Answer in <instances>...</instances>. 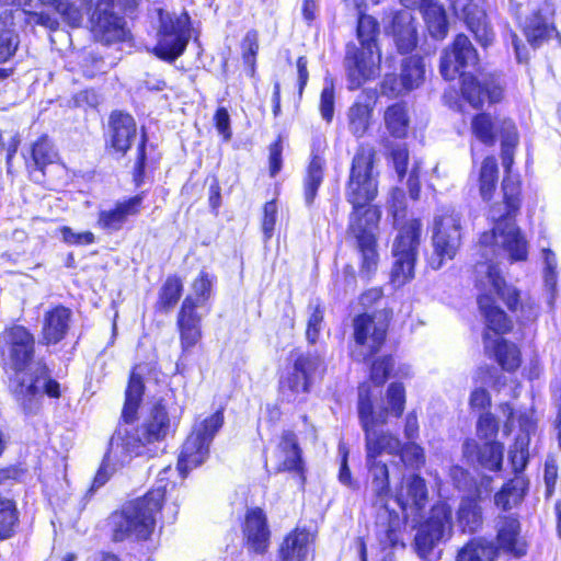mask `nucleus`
Returning a JSON list of instances; mask_svg holds the SVG:
<instances>
[{
    "mask_svg": "<svg viewBox=\"0 0 561 561\" xmlns=\"http://www.w3.org/2000/svg\"><path fill=\"white\" fill-rule=\"evenodd\" d=\"M528 438L518 436L510 450V459L516 472L525 469L528 459Z\"/></svg>",
    "mask_w": 561,
    "mask_h": 561,
    "instance_id": "4d7b16f0",
    "label": "nucleus"
},
{
    "mask_svg": "<svg viewBox=\"0 0 561 561\" xmlns=\"http://www.w3.org/2000/svg\"><path fill=\"white\" fill-rule=\"evenodd\" d=\"M383 121L391 136L403 138L407 135L409 118L403 103H396L388 106L385 111Z\"/></svg>",
    "mask_w": 561,
    "mask_h": 561,
    "instance_id": "ea45409f",
    "label": "nucleus"
},
{
    "mask_svg": "<svg viewBox=\"0 0 561 561\" xmlns=\"http://www.w3.org/2000/svg\"><path fill=\"white\" fill-rule=\"evenodd\" d=\"M142 202L144 194H138L128 199L118 201L113 208L100 210L98 227L107 232L121 230L128 218L140 213Z\"/></svg>",
    "mask_w": 561,
    "mask_h": 561,
    "instance_id": "f3484780",
    "label": "nucleus"
},
{
    "mask_svg": "<svg viewBox=\"0 0 561 561\" xmlns=\"http://www.w3.org/2000/svg\"><path fill=\"white\" fill-rule=\"evenodd\" d=\"M242 57L247 65L250 66L251 76L255 72V56L259 50V34L255 30L247 32L242 41Z\"/></svg>",
    "mask_w": 561,
    "mask_h": 561,
    "instance_id": "5fc2aeb1",
    "label": "nucleus"
},
{
    "mask_svg": "<svg viewBox=\"0 0 561 561\" xmlns=\"http://www.w3.org/2000/svg\"><path fill=\"white\" fill-rule=\"evenodd\" d=\"M388 409L394 416H400L404 411L405 390L401 383L392 382L387 390Z\"/></svg>",
    "mask_w": 561,
    "mask_h": 561,
    "instance_id": "6e6d98bb",
    "label": "nucleus"
},
{
    "mask_svg": "<svg viewBox=\"0 0 561 561\" xmlns=\"http://www.w3.org/2000/svg\"><path fill=\"white\" fill-rule=\"evenodd\" d=\"M171 420L160 402L156 403L145 423L139 428H130L119 424L112 436V450L126 451L127 455L141 456L147 453V446L162 440L171 431Z\"/></svg>",
    "mask_w": 561,
    "mask_h": 561,
    "instance_id": "0eeeda50",
    "label": "nucleus"
},
{
    "mask_svg": "<svg viewBox=\"0 0 561 561\" xmlns=\"http://www.w3.org/2000/svg\"><path fill=\"white\" fill-rule=\"evenodd\" d=\"M497 180V163L494 157H486L480 170V194L483 199L491 198Z\"/></svg>",
    "mask_w": 561,
    "mask_h": 561,
    "instance_id": "de8ad7c7",
    "label": "nucleus"
},
{
    "mask_svg": "<svg viewBox=\"0 0 561 561\" xmlns=\"http://www.w3.org/2000/svg\"><path fill=\"white\" fill-rule=\"evenodd\" d=\"M375 151L359 146L352 161L346 199L353 205L347 233L355 240L362 256V273L370 275L377 270V233L380 210L370 205L377 196V179L374 173Z\"/></svg>",
    "mask_w": 561,
    "mask_h": 561,
    "instance_id": "f03ea898",
    "label": "nucleus"
},
{
    "mask_svg": "<svg viewBox=\"0 0 561 561\" xmlns=\"http://www.w3.org/2000/svg\"><path fill=\"white\" fill-rule=\"evenodd\" d=\"M322 359L314 353L299 354L293 369L280 379L282 396L288 402L295 401L299 394L309 392L313 375L320 369Z\"/></svg>",
    "mask_w": 561,
    "mask_h": 561,
    "instance_id": "4468645a",
    "label": "nucleus"
},
{
    "mask_svg": "<svg viewBox=\"0 0 561 561\" xmlns=\"http://www.w3.org/2000/svg\"><path fill=\"white\" fill-rule=\"evenodd\" d=\"M309 308L311 309V313L308 319L306 334L310 343H316L323 322V310L319 305L314 307L310 306Z\"/></svg>",
    "mask_w": 561,
    "mask_h": 561,
    "instance_id": "0e129e2a",
    "label": "nucleus"
},
{
    "mask_svg": "<svg viewBox=\"0 0 561 561\" xmlns=\"http://www.w3.org/2000/svg\"><path fill=\"white\" fill-rule=\"evenodd\" d=\"M515 214H506L505 202L491 207L490 217L494 227L491 232H484L480 238L483 262L496 264L494 260L502 254H507L512 261L526 259V241L514 224Z\"/></svg>",
    "mask_w": 561,
    "mask_h": 561,
    "instance_id": "39448f33",
    "label": "nucleus"
},
{
    "mask_svg": "<svg viewBox=\"0 0 561 561\" xmlns=\"http://www.w3.org/2000/svg\"><path fill=\"white\" fill-rule=\"evenodd\" d=\"M183 290L182 280L178 276H169L159 291L158 309L169 312L179 301Z\"/></svg>",
    "mask_w": 561,
    "mask_h": 561,
    "instance_id": "c03bdc74",
    "label": "nucleus"
},
{
    "mask_svg": "<svg viewBox=\"0 0 561 561\" xmlns=\"http://www.w3.org/2000/svg\"><path fill=\"white\" fill-rule=\"evenodd\" d=\"M396 501L403 511H421L427 501L425 480L417 474L405 478L396 494Z\"/></svg>",
    "mask_w": 561,
    "mask_h": 561,
    "instance_id": "5701e85b",
    "label": "nucleus"
},
{
    "mask_svg": "<svg viewBox=\"0 0 561 561\" xmlns=\"http://www.w3.org/2000/svg\"><path fill=\"white\" fill-rule=\"evenodd\" d=\"M393 36L401 54L409 53L416 46V32L409 12H400L394 16Z\"/></svg>",
    "mask_w": 561,
    "mask_h": 561,
    "instance_id": "7c9ffc66",
    "label": "nucleus"
},
{
    "mask_svg": "<svg viewBox=\"0 0 561 561\" xmlns=\"http://www.w3.org/2000/svg\"><path fill=\"white\" fill-rule=\"evenodd\" d=\"M404 3L408 0H402ZM423 13L428 33L436 39H443L448 33V21L445 9L435 0H413Z\"/></svg>",
    "mask_w": 561,
    "mask_h": 561,
    "instance_id": "a878e982",
    "label": "nucleus"
},
{
    "mask_svg": "<svg viewBox=\"0 0 561 561\" xmlns=\"http://www.w3.org/2000/svg\"><path fill=\"white\" fill-rule=\"evenodd\" d=\"M72 312L64 306H56L43 316L41 344L50 345L62 341L70 328Z\"/></svg>",
    "mask_w": 561,
    "mask_h": 561,
    "instance_id": "412c9836",
    "label": "nucleus"
},
{
    "mask_svg": "<svg viewBox=\"0 0 561 561\" xmlns=\"http://www.w3.org/2000/svg\"><path fill=\"white\" fill-rule=\"evenodd\" d=\"M19 35L14 30L11 13L4 12L0 15V62L12 57L19 46Z\"/></svg>",
    "mask_w": 561,
    "mask_h": 561,
    "instance_id": "f704fd0d",
    "label": "nucleus"
},
{
    "mask_svg": "<svg viewBox=\"0 0 561 561\" xmlns=\"http://www.w3.org/2000/svg\"><path fill=\"white\" fill-rule=\"evenodd\" d=\"M508 118H492L489 114L482 113L473 117L471 129L477 139L486 146L495 142V136L499 134L502 138V123Z\"/></svg>",
    "mask_w": 561,
    "mask_h": 561,
    "instance_id": "473e14b6",
    "label": "nucleus"
},
{
    "mask_svg": "<svg viewBox=\"0 0 561 561\" xmlns=\"http://www.w3.org/2000/svg\"><path fill=\"white\" fill-rule=\"evenodd\" d=\"M465 22L467 27L472 32L477 42L486 47L494 39V32L490 26L485 12L476 3H469L463 9Z\"/></svg>",
    "mask_w": 561,
    "mask_h": 561,
    "instance_id": "c85d7f7f",
    "label": "nucleus"
},
{
    "mask_svg": "<svg viewBox=\"0 0 561 561\" xmlns=\"http://www.w3.org/2000/svg\"><path fill=\"white\" fill-rule=\"evenodd\" d=\"M453 534L451 508L445 503L434 505L428 516L420 524L415 535V547L422 558H430L433 550L447 541Z\"/></svg>",
    "mask_w": 561,
    "mask_h": 561,
    "instance_id": "9b49d317",
    "label": "nucleus"
},
{
    "mask_svg": "<svg viewBox=\"0 0 561 561\" xmlns=\"http://www.w3.org/2000/svg\"><path fill=\"white\" fill-rule=\"evenodd\" d=\"M373 106L367 102H355L348 110V129L357 138L363 137L369 126Z\"/></svg>",
    "mask_w": 561,
    "mask_h": 561,
    "instance_id": "4c0bfd02",
    "label": "nucleus"
},
{
    "mask_svg": "<svg viewBox=\"0 0 561 561\" xmlns=\"http://www.w3.org/2000/svg\"><path fill=\"white\" fill-rule=\"evenodd\" d=\"M245 547L259 554L266 552L270 546L271 531L266 516L261 508L248 511L242 526Z\"/></svg>",
    "mask_w": 561,
    "mask_h": 561,
    "instance_id": "dca6fc26",
    "label": "nucleus"
},
{
    "mask_svg": "<svg viewBox=\"0 0 561 561\" xmlns=\"http://www.w3.org/2000/svg\"><path fill=\"white\" fill-rule=\"evenodd\" d=\"M87 7H80L70 3L66 0H59L56 4L55 10L61 15L65 22L72 27H78L83 20V9Z\"/></svg>",
    "mask_w": 561,
    "mask_h": 561,
    "instance_id": "864d4df0",
    "label": "nucleus"
},
{
    "mask_svg": "<svg viewBox=\"0 0 561 561\" xmlns=\"http://www.w3.org/2000/svg\"><path fill=\"white\" fill-rule=\"evenodd\" d=\"M461 244V214L453 207L439 209L434 218L432 237L433 253L428 264L439 270L446 261L453 260Z\"/></svg>",
    "mask_w": 561,
    "mask_h": 561,
    "instance_id": "6e6552de",
    "label": "nucleus"
},
{
    "mask_svg": "<svg viewBox=\"0 0 561 561\" xmlns=\"http://www.w3.org/2000/svg\"><path fill=\"white\" fill-rule=\"evenodd\" d=\"M476 287L480 290L478 305L482 311L486 327L496 334H503L511 329V321L503 310L494 305V297L501 298L508 309L515 311L518 305V293L506 285L496 264L478 262L474 265Z\"/></svg>",
    "mask_w": 561,
    "mask_h": 561,
    "instance_id": "7ed1b4c3",
    "label": "nucleus"
},
{
    "mask_svg": "<svg viewBox=\"0 0 561 561\" xmlns=\"http://www.w3.org/2000/svg\"><path fill=\"white\" fill-rule=\"evenodd\" d=\"M190 31L186 21L160 11V27L154 55L165 61H174L186 48Z\"/></svg>",
    "mask_w": 561,
    "mask_h": 561,
    "instance_id": "ddd939ff",
    "label": "nucleus"
},
{
    "mask_svg": "<svg viewBox=\"0 0 561 561\" xmlns=\"http://www.w3.org/2000/svg\"><path fill=\"white\" fill-rule=\"evenodd\" d=\"M497 431L499 425L492 413L485 412L480 415L477 423V432L479 437L489 442H493L492 439L496 436Z\"/></svg>",
    "mask_w": 561,
    "mask_h": 561,
    "instance_id": "680f3d73",
    "label": "nucleus"
},
{
    "mask_svg": "<svg viewBox=\"0 0 561 561\" xmlns=\"http://www.w3.org/2000/svg\"><path fill=\"white\" fill-rule=\"evenodd\" d=\"M502 164L505 172H511L514 162V149L518 145V134L513 121L502 123Z\"/></svg>",
    "mask_w": 561,
    "mask_h": 561,
    "instance_id": "79ce46f5",
    "label": "nucleus"
},
{
    "mask_svg": "<svg viewBox=\"0 0 561 561\" xmlns=\"http://www.w3.org/2000/svg\"><path fill=\"white\" fill-rule=\"evenodd\" d=\"M35 339L22 325L5 330L1 335L0 355L14 374L10 378V391L26 415H36L42 410L43 396L60 397V385L51 379L43 360L33 362Z\"/></svg>",
    "mask_w": 561,
    "mask_h": 561,
    "instance_id": "f257e3e1",
    "label": "nucleus"
},
{
    "mask_svg": "<svg viewBox=\"0 0 561 561\" xmlns=\"http://www.w3.org/2000/svg\"><path fill=\"white\" fill-rule=\"evenodd\" d=\"M202 318L191 299H184L178 313L176 325L183 352L191 351L202 337Z\"/></svg>",
    "mask_w": 561,
    "mask_h": 561,
    "instance_id": "6ab92c4d",
    "label": "nucleus"
},
{
    "mask_svg": "<svg viewBox=\"0 0 561 561\" xmlns=\"http://www.w3.org/2000/svg\"><path fill=\"white\" fill-rule=\"evenodd\" d=\"M137 128L134 117L127 113L113 112L110 116L111 146L125 153L136 139Z\"/></svg>",
    "mask_w": 561,
    "mask_h": 561,
    "instance_id": "4be33fe9",
    "label": "nucleus"
},
{
    "mask_svg": "<svg viewBox=\"0 0 561 561\" xmlns=\"http://www.w3.org/2000/svg\"><path fill=\"white\" fill-rule=\"evenodd\" d=\"M478 54L470 39L465 34H458L450 48H446L440 58L439 71L446 80H454L462 69L474 67Z\"/></svg>",
    "mask_w": 561,
    "mask_h": 561,
    "instance_id": "2eb2a0df",
    "label": "nucleus"
},
{
    "mask_svg": "<svg viewBox=\"0 0 561 561\" xmlns=\"http://www.w3.org/2000/svg\"><path fill=\"white\" fill-rule=\"evenodd\" d=\"M18 520L15 503L9 499H0V539H7L13 535Z\"/></svg>",
    "mask_w": 561,
    "mask_h": 561,
    "instance_id": "09e8293b",
    "label": "nucleus"
},
{
    "mask_svg": "<svg viewBox=\"0 0 561 561\" xmlns=\"http://www.w3.org/2000/svg\"><path fill=\"white\" fill-rule=\"evenodd\" d=\"M554 31L549 22L537 11L527 18L524 25V33L533 47L540 46Z\"/></svg>",
    "mask_w": 561,
    "mask_h": 561,
    "instance_id": "58836bf2",
    "label": "nucleus"
},
{
    "mask_svg": "<svg viewBox=\"0 0 561 561\" xmlns=\"http://www.w3.org/2000/svg\"><path fill=\"white\" fill-rule=\"evenodd\" d=\"M499 549L519 557L525 553V546L519 538L520 525L513 516L500 517L496 524Z\"/></svg>",
    "mask_w": 561,
    "mask_h": 561,
    "instance_id": "bb28decb",
    "label": "nucleus"
},
{
    "mask_svg": "<svg viewBox=\"0 0 561 561\" xmlns=\"http://www.w3.org/2000/svg\"><path fill=\"white\" fill-rule=\"evenodd\" d=\"M496 357L505 370H515L519 364V351L514 344H510L504 340H499L496 345Z\"/></svg>",
    "mask_w": 561,
    "mask_h": 561,
    "instance_id": "3c124183",
    "label": "nucleus"
},
{
    "mask_svg": "<svg viewBox=\"0 0 561 561\" xmlns=\"http://www.w3.org/2000/svg\"><path fill=\"white\" fill-rule=\"evenodd\" d=\"M396 227L398 234L392 244L394 263L391 282L394 287H401L414 277L422 224L417 219H411L402 226Z\"/></svg>",
    "mask_w": 561,
    "mask_h": 561,
    "instance_id": "9d476101",
    "label": "nucleus"
},
{
    "mask_svg": "<svg viewBox=\"0 0 561 561\" xmlns=\"http://www.w3.org/2000/svg\"><path fill=\"white\" fill-rule=\"evenodd\" d=\"M145 385L142 378L135 370L131 373L126 392L125 403L122 412V417L126 424L134 422L137 417V411L140 405Z\"/></svg>",
    "mask_w": 561,
    "mask_h": 561,
    "instance_id": "2f4dec72",
    "label": "nucleus"
},
{
    "mask_svg": "<svg viewBox=\"0 0 561 561\" xmlns=\"http://www.w3.org/2000/svg\"><path fill=\"white\" fill-rule=\"evenodd\" d=\"M461 92L473 107L482 106L485 100L495 103L502 96V88L494 79L481 82L466 72L461 73Z\"/></svg>",
    "mask_w": 561,
    "mask_h": 561,
    "instance_id": "a211bd4d",
    "label": "nucleus"
},
{
    "mask_svg": "<svg viewBox=\"0 0 561 561\" xmlns=\"http://www.w3.org/2000/svg\"><path fill=\"white\" fill-rule=\"evenodd\" d=\"M502 190L504 194V202L506 214L517 213L519 208V184L517 181L512 180L508 175L503 180Z\"/></svg>",
    "mask_w": 561,
    "mask_h": 561,
    "instance_id": "13d9d810",
    "label": "nucleus"
},
{
    "mask_svg": "<svg viewBox=\"0 0 561 561\" xmlns=\"http://www.w3.org/2000/svg\"><path fill=\"white\" fill-rule=\"evenodd\" d=\"M392 368L393 358L390 356H385L375 360L370 369L371 381L377 386L385 383L387 378L390 376Z\"/></svg>",
    "mask_w": 561,
    "mask_h": 561,
    "instance_id": "052dcab7",
    "label": "nucleus"
},
{
    "mask_svg": "<svg viewBox=\"0 0 561 561\" xmlns=\"http://www.w3.org/2000/svg\"><path fill=\"white\" fill-rule=\"evenodd\" d=\"M370 477V492L374 500V505L379 504L385 512L391 517L388 512L386 503L390 497L389 471L383 462H366Z\"/></svg>",
    "mask_w": 561,
    "mask_h": 561,
    "instance_id": "c756f323",
    "label": "nucleus"
},
{
    "mask_svg": "<svg viewBox=\"0 0 561 561\" xmlns=\"http://www.w3.org/2000/svg\"><path fill=\"white\" fill-rule=\"evenodd\" d=\"M277 206L274 201L267 202L263 208L262 231L265 241L270 240L276 224Z\"/></svg>",
    "mask_w": 561,
    "mask_h": 561,
    "instance_id": "69168bd1",
    "label": "nucleus"
},
{
    "mask_svg": "<svg viewBox=\"0 0 561 561\" xmlns=\"http://www.w3.org/2000/svg\"><path fill=\"white\" fill-rule=\"evenodd\" d=\"M504 447L497 442H486L478 453L479 462L486 469L497 471L501 468Z\"/></svg>",
    "mask_w": 561,
    "mask_h": 561,
    "instance_id": "8fccbe9b",
    "label": "nucleus"
},
{
    "mask_svg": "<svg viewBox=\"0 0 561 561\" xmlns=\"http://www.w3.org/2000/svg\"><path fill=\"white\" fill-rule=\"evenodd\" d=\"M379 33L377 21L370 16L360 14L357 24V37L362 48L351 50L345 57L348 88L358 89L364 82L378 75L380 54L376 37Z\"/></svg>",
    "mask_w": 561,
    "mask_h": 561,
    "instance_id": "423d86ee",
    "label": "nucleus"
},
{
    "mask_svg": "<svg viewBox=\"0 0 561 561\" xmlns=\"http://www.w3.org/2000/svg\"><path fill=\"white\" fill-rule=\"evenodd\" d=\"M313 536L306 529L296 528L280 543L278 557L280 561H306Z\"/></svg>",
    "mask_w": 561,
    "mask_h": 561,
    "instance_id": "393cba45",
    "label": "nucleus"
},
{
    "mask_svg": "<svg viewBox=\"0 0 561 561\" xmlns=\"http://www.w3.org/2000/svg\"><path fill=\"white\" fill-rule=\"evenodd\" d=\"M91 22L93 35L101 43L108 45L126 36L123 19L108 9H95Z\"/></svg>",
    "mask_w": 561,
    "mask_h": 561,
    "instance_id": "aec40b11",
    "label": "nucleus"
},
{
    "mask_svg": "<svg viewBox=\"0 0 561 561\" xmlns=\"http://www.w3.org/2000/svg\"><path fill=\"white\" fill-rule=\"evenodd\" d=\"M457 523L463 533H474L482 525V512L473 499H463L457 512Z\"/></svg>",
    "mask_w": 561,
    "mask_h": 561,
    "instance_id": "e433bc0d",
    "label": "nucleus"
},
{
    "mask_svg": "<svg viewBox=\"0 0 561 561\" xmlns=\"http://www.w3.org/2000/svg\"><path fill=\"white\" fill-rule=\"evenodd\" d=\"M408 91V88L403 84L402 78H398L394 75H387L381 84L382 94L388 96H397Z\"/></svg>",
    "mask_w": 561,
    "mask_h": 561,
    "instance_id": "774afa93",
    "label": "nucleus"
},
{
    "mask_svg": "<svg viewBox=\"0 0 561 561\" xmlns=\"http://www.w3.org/2000/svg\"><path fill=\"white\" fill-rule=\"evenodd\" d=\"M424 64L422 58L416 56L408 57L402 62L401 78L408 90L420 87L424 80Z\"/></svg>",
    "mask_w": 561,
    "mask_h": 561,
    "instance_id": "a18cd8bd",
    "label": "nucleus"
},
{
    "mask_svg": "<svg viewBox=\"0 0 561 561\" xmlns=\"http://www.w3.org/2000/svg\"><path fill=\"white\" fill-rule=\"evenodd\" d=\"M31 158L35 170L43 172L46 165L54 163L57 152L49 139L43 136L32 146Z\"/></svg>",
    "mask_w": 561,
    "mask_h": 561,
    "instance_id": "49530a36",
    "label": "nucleus"
},
{
    "mask_svg": "<svg viewBox=\"0 0 561 561\" xmlns=\"http://www.w3.org/2000/svg\"><path fill=\"white\" fill-rule=\"evenodd\" d=\"M134 457V455H127L126 451H118L117 454L112 450V439L110 440V448L107 454L105 455L94 479L92 482L91 491H94L102 485H104L111 476L117 469V465L119 467L125 466L129 462V460Z\"/></svg>",
    "mask_w": 561,
    "mask_h": 561,
    "instance_id": "72a5a7b5",
    "label": "nucleus"
},
{
    "mask_svg": "<svg viewBox=\"0 0 561 561\" xmlns=\"http://www.w3.org/2000/svg\"><path fill=\"white\" fill-rule=\"evenodd\" d=\"M366 462H379L382 453L394 454L400 449V440L389 433L377 430L365 432Z\"/></svg>",
    "mask_w": 561,
    "mask_h": 561,
    "instance_id": "cd10ccee",
    "label": "nucleus"
},
{
    "mask_svg": "<svg viewBox=\"0 0 561 561\" xmlns=\"http://www.w3.org/2000/svg\"><path fill=\"white\" fill-rule=\"evenodd\" d=\"M355 344L351 355L356 362H365L379 352L386 339L387 325L381 319L364 313L354 319Z\"/></svg>",
    "mask_w": 561,
    "mask_h": 561,
    "instance_id": "f8f14e48",
    "label": "nucleus"
},
{
    "mask_svg": "<svg viewBox=\"0 0 561 561\" xmlns=\"http://www.w3.org/2000/svg\"><path fill=\"white\" fill-rule=\"evenodd\" d=\"M545 262V283L550 289H553L557 284V259L552 251L548 249L542 250Z\"/></svg>",
    "mask_w": 561,
    "mask_h": 561,
    "instance_id": "338daca9",
    "label": "nucleus"
},
{
    "mask_svg": "<svg viewBox=\"0 0 561 561\" xmlns=\"http://www.w3.org/2000/svg\"><path fill=\"white\" fill-rule=\"evenodd\" d=\"M497 548L484 539H473L462 547L457 561H496Z\"/></svg>",
    "mask_w": 561,
    "mask_h": 561,
    "instance_id": "c9c22d12",
    "label": "nucleus"
},
{
    "mask_svg": "<svg viewBox=\"0 0 561 561\" xmlns=\"http://www.w3.org/2000/svg\"><path fill=\"white\" fill-rule=\"evenodd\" d=\"M324 160L319 156H313L305 179V201L311 205L317 195L318 188L323 181Z\"/></svg>",
    "mask_w": 561,
    "mask_h": 561,
    "instance_id": "a19ab883",
    "label": "nucleus"
},
{
    "mask_svg": "<svg viewBox=\"0 0 561 561\" xmlns=\"http://www.w3.org/2000/svg\"><path fill=\"white\" fill-rule=\"evenodd\" d=\"M215 282L214 275L202 271L192 284L193 294L186 296L185 299H191L195 309L204 307L211 297Z\"/></svg>",
    "mask_w": 561,
    "mask_h": 561,
    "instance_id": "37998d69",
    "label": "nucleus"
},
{
    "mask_svg": "<svg viewBox=\"0 0 561 561\" xmlns=\"http://www.w3.org/2000/svg\"><path fill=\"white\" fill-rule=\"evenodd\" d=\"M222 424V411H216L214 414L196 422L179 456L178 469L182 477H186L190 470L205 462L209 456L210 444Z\"/></svg>",
    "mask_w": 561,
    "mask_h": 561,
    "instance_id": "1a4fd4ad",
    "label": "nucleus"
},
{
    "mask_svg": "<svg viewBox=\"0 0 561 561\" xmlns=\"http://www.w3.org/2000/svg\"><path fill=\"white\" fill-rule=\"evenodd\" d=\"M401 460L405 466L412 468H420L425 462V456L423 448L414 443L405 444L402 448L400 447Z\"/></svg>",
    "mask_w": 561,
    "mask_h": 561,
    "instance_id": "bf43d9fd",
    "label": "nucleus"
},
{
    "mask_svg": "<svg viewBox=\"0 0 561 561\" xmlns=\"http://www.w3.org/2000/svg\"><path fill=\"white\" fill-rule=\"evenodd\" d=\"M278 470L295 471L300 474L304 481V463L301 450L298 446L297 436L290 431L283 432L276 449Z\"/></svg>",
    "mask_w": 561,
    "mask_h": 561,
    "instance_id": "b1692460",
    "label": "nucleus"
},
{
    "mask_svg": "<svg viewBox=\"0 0 561 561\" xmlns=\"http://www.w3.org/2000/svg\"><path fill=\"white\" fill-rule=\"evenodd\" d=\"M389 207L393 216L394 226L400 225V220L405 216V195L401 188H393L391 191Z\"/></svg>",
    "mask_w": 561,
    "mask_h": 561,
    "instance_id": "e2e57ef3",
    "label": "nucleus"
},
{
    "mask_svg": "<svg viewBox=\"0 0 561 561\" xmlns=\"http://www.w3.org/2000/svg\"><path fill=\"white\" fill-rule=\"evenodd\" d=\"M523 499V490L514 482L505 484L500 492L494 496V502L497 507L504 511L511 510L517 505Z\"/></svg>",
    "mask_w": 561,
    "mask_h": 561,
    "instance_id": "603ef678",
    "label": "nucleus"
},
{
    "mask_svg": "<svg viewBox=\"0 0 561 561\" xmlns=\"http://www.w3.org/2000/svg\"><path fill=\"white\" fill-rule=\"evenodd\" d=\"M164 495L165 485L160 484L142 497L127 503L119 513H115L112 516L114 540L148 539L154 529L156 515L162 506Z\"/></svg>",
    "mask_w": 561,
    "mask_h": 561,
    "instance_id": "20e7f679",
    "label": "nucleus"
}]
</instances>
